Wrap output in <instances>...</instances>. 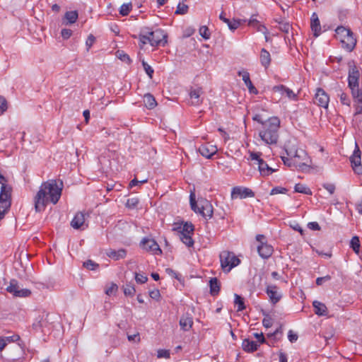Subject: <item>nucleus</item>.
I'll list each match as a JSON object with an SVG mask.
<instances>
[{
  "instance_id": "1",
  "label": "nucleus",
  "mask_w": 362,
  "mask_h": 362,
  "mask_svg": "<svg viewBox=\"0 0 362 362\" xmlns=\"http://www.w3.org/2000/svg\"><path fill=\"white\" fill-rule=\"evenodd\" d=\"M62 187V182H60V186H59L55 180H49L42 182L34 197L35 211L37 213L44 211L49 202L56 204L61 197Z\"/></svg>"
},
{
  "instance_id": "2",
  "label": "nucleus",
  "mask_w": 362,
  "mask_h": 362,
  "mask_svg": "<svg viewBox=\"0 0 362 362\" xmlns=\"http://www.w3.org/2000/svg\"><path fill=\"white\" fill-rule=\"evenodd\" d=\"M280 120L277 117H272L265 121L263 129L259 132L261 139L267 144H275L279 139Z\"/></svg>"
},
{
  "instance_id": "3",
  "label": "nucleus",
  "mask_w": 362,
  "mask_h": 362,
  "mask_svg": "<svg viewBox=\"0 0 362 362\" xmlns=\"http://www.w3.org/2000/svg\"><path fill=\"white\" fill-rule=\"evenodd\" d=\"M23 349L18 344L11 347L5 355L0 354V361L1 362H23Z\"/></svg>"
},
{
  "instance_id": "4",
  "label": "nucleus",
  "mask_w": 362,
  "mask_h": 362,
  "mask_svg": "<svg viewBox=\"0 0 362 362\" xmlns=\"http://www.w3.org/2000/svg\"><path fill=\"white\" fill-rule=\"evenodd\" d=\"M221 265L223 269L230 272L232 268L238 266L240 260L230 251H223L220 254Z\"/></svg>"
},
{
  "instance_id": "5",
  "label": "nucleus",
  "mask_w": 362,
  "mask_h": 362,
  "mask_svg": "<svg viewBox=\"0 0 362 362\" xmlns=\"http://www.w3.org/2000/svg\"><path fill=\"white\" fill-rule=\"evenodd\" d=\"M11 192L12 187L10 185H4L1 187L0 191V204L1 208L6 212L11 206Z\"/></svg>"
},
{
  "instance_id": "6",
  "label": "nucleus",
  "mask_w": 362,
  "mask_h": 362,
  "mask_svg": "<svg viewBox=\"0 0 362 362\" xmlns=\"http://www.w3.org/2000/svg\"><path fill=\"white\" fill-rule=\"evenodd\" d=\"M149 38L150 45L152 47H164L167 43L168 35L163 30L158 28L153 30L151 35L149 36Z\"/></svg>"
},
{
  "instance_id": "7",
  "label": "nucleus",
  "mask_w": 362,
  "mask_h": 362,
  "mask_svg": "<svg viewBox=\"0 0 362 362\" xmlns=\"http://www.w3.org/2000/svg\"><path fill=\"white\" fill-rule=\"evenodd\" d=\"M6 290L16 297H28L31 294V291L29 289L21 288L16 279L10 281V284Z\"/></svg>"
},
{
  "instance_id": "8",
  "label": "nucleus",
  "mask_w": 362,
  "mask_h": 362,
  "mask_svg": "<svg viewBox=\"0 0 362 362\" xmlns=\"http://www.w3.org/2000/svg\"><path fill=\"white\" fill-rule=\"evenodd\" d=\"M140 246L147 252H151L154 255H161L162 250L157 242L151 238H144L140 243Z\"/></svg>"
},
{
  "instance_id": "9",
  "label": "nucleus",
  "mask_w": 362,
  "mask_h": 362,
  "mask_svg": "<svg viewBox=\"0 0 362 362\" xmlns=\"http://www.w3.org/2000/svg\"><path fill=\"white\" fill-rule=\"evenodd\" d=\"M361 154V150L357 144L355 143V149L354 151L353 155L350 157V161L351 163L353 170L358 175L362 174Z\"/></svg>"
},
{
  "instance_id": "10",
  "label": "nucleus",
  "mask_w": 362,
  "mask_h": 362,
  "mask_svg": "<svg viewBox=\"0 0 362 362\" xmlns=\"http://www.w3.org/2000/svg\"><path fill=\"white\" fill-rule=\"evenodd\" d=\"M255 192L250 188L244 187H234L231 191V198L234 199H245L247 197H254Z\"/></svg>"
},
{
  "instance_id": "11",
  "label": "nucleus",
  "mask_w": 362,
  "mask_h": 362,
  "mask_svg": "<svg viewBox=\"0 0 362 362\" xmlns=\"http://www.w3.org/2000/svg\"><path fill=\"white\" fill-rule=\"evenodd\" d=\"M200 211L201 214L204 218L209 219L213 216V206L211 203L206 199L199 200Z\"/></svg>"
},
{
  "instance_id": "12",
  "label": "nucleus",
  "mask_w": 362,
  "mask_h": 362,
  "mask_svg": "<svg viewBox=\"0 0 362 362\" xmlns=\"http://www.w3.org/2000/svg\"><path fill=\"white\" fill-rule=\"evenodd\" d=\"M265 291L273 305L277 303L282 297L281 294L278 291V287L275 285H267Z\"/></svg>"
},
{
  "instance_id": "13",
  "label": "nucleus",
  "mask_w": 362,
  "mask_h": 362,
  "mask_svg": "<svg viewBox=\"0 0 362 362\" xmlns=\"http://www.w3.org/2000/svg\"><path fill=\"white\" fill-rule=\"evenodd\" d=\"M300 157V155L298 153V151H297L293 157L287 158L283 156L281 157V158L284 165H287L289 168H301L303 165H305V163L304 162L299 160Z\"/></svg>"
},
{
  "instance_id": "14",
  "label": "nucleus",
  "mask_w": 362,
  "mask_h": 362,
  "mask_svg": "<svg viewBox=\"0 0 362 362\" xmlns=\"http://www.w3.org/2000/svg\"><path fill=\"white\" fill-rule=\"evenodd\" d=\"M340 42L342 48L349 52L354 50L356 45V39L354 37V33L347 35L343 38L341 37Z\"/></svg>"
},
{
  "instance_id": "15",
  "label": "nucleus",
  "mask_w": 362,
  "mask_h": 362,
  "mask_svg": "<svg viewBox=\"0 0 362 362\" xmlns=\"http://www.w3.org/2000/svg\"><path fill=\"white\" fill-rule=\"evenodd\" d=\"M198 151L203 157L211 158L217 152V148L216 146L205 144L199 147Z\"/></svg>"
},
{
  "instance_id": "16",
  "label": "nucleus",
  "mask_w": 362,
  "mask_h": 362,
  "mask_svg": "<svg viewBox=\"0 0 362 362\" xmlns=\"http://www.w3.org/2000/svg\"><path fill=\"white\" fill-rule=\"evenodd\" d=\"M238 74L239 76H242V79L244 81L245 86L247 87L250 93L255 95L258 94V90L252 84L250 78V74L247 71H239Z\"/></svg>"
},
{
  "instance_id": "17",
  "label": "nucleus",
  "mask_w": 362,
  "mask_h": 362,
  "mask_svg": "<svg viewBox=\"0 0 362 362\" xmlns=\"http://www.w3.org/2000/svg\"><path fill=\"white\" fill-rule=\"evenodd\" d=\"M273 247L267 243L260 244L257 246V252L263 259H268L273 253Z\"/></svg>"
},
{
  "instance_id": "18",
  "label": "nucleus",
  "mask_w": 362,
  "mask_h": 362,
  "mask_svg": "<svg viewBox=\"0 0 362 362\" xmlns=\"http://www.w3.org/2000/svg\"><path fill=\"white\" fill-rule=\"evenodd\" d=\"M219 18L225 23H226L228 26V28L232 31L236 30L242 24L243 22L246 21L245 20H236L235 18H233V21H230V19L224 17L223 12L220 14Z\"/></svg>"
},
{
  "instance_id": "19",
  "label": "nucleus",
  "mask_w": 362,
  "mask_h": 362,
  "mask_svg": "<svg viewBox=\"0 0 362 362\" xmlns=\"http://www.w3.org/2000/svg\"><path fill=\"white\" fill-rule=\"evenodd\" d=\"M272 90L274 92H279L281 95L286 94V96L289 99H291V100L297 99V95L295 94L292 90H291L290 88H287L286 86H285L284 85L275 86L273 87Z\"/></svg>"
},
{
  "instance_id": "20",
  "label": "nucleus",
  "mask_w": 362,
  "mask_h": 362,
  "mask_svg": "<svg viewBox=\"0 0 362 362\" xmlns=\"http://www.w3.org/2000/svg\"><path fill=\"white\" fill-rule=\"evenodd\" d=\"M203 93L202 88H191L189 91V97L192 99V105H199L202 103V100L200 99L201 95Z\"/></svg>"
},
{
  "instance_id": "21",
  "label": "nucleus",
  "mask_w": 362,
  "mask_h": 362,
  "mask_svg": "<svg viewBox=\"0 0 362 362\" xmlns=\"http://www.w3.org/2000/svg\"><path fill=\"white\" fill-rule=\"evenodd\" d=\"M193 325L192 317L189 313H186L180 317V326L184 331H188Z\"/></svg>"
},
{
  "instance_id": "22",
  "label": "nucleus",
  "mask_w": 362,
  "mask_h": 362,
  "mask_svg": "<svg viewBox=\"0 0 362 362\" xmlns=\"http://www.w3.org/2000/svg\"><path fill=\"white\" fill-rule=\"evenodd\" d=\"M78 18L77 11H66L64 14L62 23L65 25H71L76 22Z\"/></svg>"
},
{
  "instance_id": "23",
  "label": "nucleus",
  "mask_w": 362,
  "mask_h": 362,
  "mask_svg": "<svg viewBox=\"0 0 362 362\" xmlns=\"http://www.w3.org/2000/svg\"><path fill=\"white\" fill-rule=\"evenodd\" d=\"M259 344L255 341L250 340L249 339H245L242 342L243 349L247 353H252L257 350Z\"/></svg>"
},
{
  "instance_id": "24",
  "label": "nucleus",
  "mask_w": 362,
  "mask_h": 362,
  "mask_svg": "<svg viewBox=\"0 0 362 362\" xmlns=\"http://www.w3.org/2000/svg\"><path fill=\"white\" fill-rule=\"evenodd\" d=\"M85 222V214L82 212L77 213L72 221H71V226L74 229H79Z\"/></svg>"
},
{
  "instance_id": "25",
  "label": "nucleus",
  "mask_w": 362,
  "mask_h": 362,
  "mask_svg": "<svg viewBox=\"0 0 362 362\" xmlns=\"http://www.w3.org/2000/svg\"><path fill=\"white\" fill-rule=\"evenodd\" d=\"M48 317V314H42L39 315L33 324V328L35 330H38L42 329L43 327H47V317Z\"/></svg>"
},
{
  "instance_id": "26",
  "label": "nucleus",
  "mask_w": 362,
  "mask_h": 362,
  "mask_svg": "<svg viewBox=\"0 0 362 362\" xmlns=\"http://www.w3.org/2000/svg\"><path fill=\"white\" fill-rule=\"evenodd\" d=\"M329 101V95L322 88H318V106L327 108L328 107Z\"/></svg>"
},
{
  "instance_id": "27",
  "label": "nucleus",
  "mask_w": 362,
  "mask_h": 362,
  "mask_svg": "<svg viewBox=\"0 0 362 362\" xmlns=\"http://www.w3.org/2000/svg\"><path fill=\"white\" fill-rule=\"evenodd\" d=\"M107 255L115 260H119L126 257L127 250L124 249H119L118 250L110 249L107 252Z\"/></svg>"
},
{
  "instance_id": "28",
  "label": "nucleus",
  "mask_w": 362,
  "mask_h": 362,
  "mask_svg": "<svg viewBox=\"0 0 362 362\" xmlns=\"http://www.w3.org/2000/svg\"><path fill=\"white\" fill-rule=\"evenodd\" d=\"M210 294L213 296H217L220 291V282L217 278H211L209 280Z\"/></svg>"
},
{
  "instance_id": "29",
  "label": "nucleus",
  "mask_w": 362,
  "mask_h": 362,
  "mask_svg": "<svg viewBox=\"0 0 362 362\" xmlns=\"http://www.w3.org/2000/svg\"><path fill=\"white\" fill-rule=\"evenodd\" d=\"M260 62L261 64L264 66L265 68H267L271 62V55L269 52L266 50L264 48H262L261 49L260 53Z\"/></svg>"
},
{
  "instance_id": "30",
  "label": "nucleus",
  "mask_w": 362,
  "mask_h": 362,
  "mask_svg": "<svg viewBox=\"0 0 362 362\" xmlns=\"http://www.w3.org/2000/svg\"><path fill=\"white\" fill-rule=\"evenodd\" d=\"M144 102L145 106L148 110H152L157 105V103L155 98L151 93H146L144 95Z\"/></svg>"
},
{
  "instance_id": "31",
  "label": "nucleus",
  "mask_w": 362,
  "mask_h": 362,
  "mask_svg": "<svg viewBox=\"0 0 362 362\" xmlns=\"http://www.w3.org/2000/svg\"><path fill=\"white\" fill-rule=\"evenodd\" d=\"M336 35L337 38H339V40L341 37H344L345 36H347V35L353 34V32L349 29L346 28L344 26H338L336 30Z\"/></svg>"
},
{
  "instance_id": "32",
  "label": "nucleus",
  "mask_w": 362,
  "mask_h": 362,
  "mask_svg": "<svg viewBox=\"0 0 362 362\" xmlns=\"http://www.w3.org/2000/svg\"><path fill=\"white\" fill-rule=\"evenodd\" d=\"M123 292H124V294L126 296H130V297H132L134 296L135 294V292H136V289H135V287L134 286V284L131 282H127L126 283L125 285L123 286Z\"/></svg>"
},
{
  "instance_id": "33",
  "label": "nucleus",
  "mask_w": 362,
  "mask_h": 362,
  "mask_svg": "<svg viewBox=\"0 0 362 362\" xmlns=\"http://www.w3.org/2000/svg\"><path fill=\"white\" fill-rule=\"evenodd\" d=\"M351 90V95L353 98L357 101L359 104H362V90L358 87H349Z\"/></svg>"
},
{
  "instance_id": "34",
  "label": "nucleus",
  "mask_w": 362,
  "mask_h": 362,
  "mask_svg": "<svg viewBox=\"0 0 362 362\" xmlns=\"http://www.w3.org/2000/svg\"><path fill=\"white\" fill-rule=\"evenodd\" d=\"M180 240L187 247H190L194 245V240L190 234L181 233L179 235Z\"/></svg>"
},
{
  "instance_id": "35",
  "label": "nucleus",
  "mask_w": 362,
  "mask_h": 362,
  "mask_svg": "<svg viewBox=\"0 0 362 362\" xmlns=\"http://www.w3.org/2000/svg\"><path fill=\"white\" fill-rule=\"evenodd\" d=\"M360 240L358 236H354L350 241V247L354 250V252L356 254L359 253L360 250Z\"/></svg>"
},
{
  "instance_id": "36",
  "label": "nucleus",
  "mask_w": 362,
  "mask_h": 362,
  "mask_svg": "<svg viewBox=\"0 0 362 362\" xmlns=\"http://www.w3.org/2000/svg\"><path fill=\"white\" fill-rule=\"evenodd\" d=\"M310 28L313 37H317V14L313 13L310 18Z\"/></svg>"
},
{
  "instance_id": "37",
  "label": "nucleus",
  "mask_w": 362,
  "mask_h": 362,
  "mask_svg": "<svg viewBox=\"0 0 362 362\" xmlns=\"http://www.w3.org/2000/svg\"><path fill=\"white\" fill-rule=\"evenodd\" d=\"M194 230V226L191 222H184L182 228L181 233L184 234H193Z\"/></svg>"
},
{
  "instance_id": "38",
  "label": "nucleus",
  "mask_w": 362,
  "mask_h": 362,
  "mask_svg": "<svg viewBox=\"0 0 362 362\" xmlns=\"http://www.w3.org/2000/svg\"><path fill=\"white\" fill-rule=\"evenodd\" d=\"M116 56L123 62L127 63V64H130L132 63V59L129 56L126 54L123 50H117L116 52Z\"/></svg>"
},
{
  "instance_id": "39",
  "label": "nucleus",
  "mask_w": 362,
  "mask_h": 362,
  "mask_svg": "<svg viewBox=\"0 0 362 362\" xmlns=\"http://www.w3.org/2000/svg\"><path fill=\"white\" fill-rule=\"evenodd\" d=\"M189 202L192 210L197 214H199L200 206H198L197 201L195 199V194L193 192H191L189 195Z\"/></svg>"
},
{
  "instance_id": "40",
  "label": "nucleus",
  "mask_w": 362,
  "mask_h": 362,
  "mask_svg": "<svg viewBox=\"0 0 362 362\" xmlns=\"http://www.w3.org/2000/svg\"><path fill=\"white\" fill-rule=\"evenodd\" d=\"M234 303L238 305V311H243L245 309L244 298L238 294H235Z\"/></svg>"
},
{
  "instance_id": "41",
  "label": "nucleus",
  "mask_w": 362,
  "mask_h": 362,
  "mask_svg": "<svg viewBox=\"0 0 362 362\" xmlns=\"http://www.w3.org/2000/svg\"><path fill=\"white\" fill-rule=\"evenodd\" d=\"M318 316H327L330 317L332 315H329V312L325 304L318 302Z\"/></svg>"
},
{
  "instance_id": "42",
  "label": "nucleus",
  "mask_w": 362,
  "mask_h": 362,
  "mask_svg": "<svg viewBox=\"0 0 362 362\" xmlns=\"http://www.w3.org/2000/svg\"><path fill=\"white\" fill-rule=\"evenodd\" d=\"M83 265L87 269L92 271H95L99 268V264L91 259L85 261Z\"/></svg>"
},
{
  "instance_id": "43",
  "label": "nucleus",
  "mask_w": 362,
  "mask_h": 362,
  "mask_svg": "<svg viewBox=\"0 0 362 362\" xmlns=\"http://www.w3.org/2000/svg\"><path fill=\"white\" fill-rule=\"evenodd\" d=\"M349 65V74H351V76H357V77L360 78V73L355 65V63L354 61H351L348 64Z\"/></svg>"
},
{
  "instance_id": "44",
  "label": "nucleus",
  "mask_w": 362,
  "mask_h": 362,
  "mask_svg": "<svg viewBox=\"0 0 362 362\" xmlns=\"http://www.w3.org/2000/svg\"><path fill=\"white\" fill-rule=\"evenodd\" d=\"M132 5L131 3L123 4L119 8V14L122 16H127L132 10Z\"/></svg>"
},
{
  "instance_id": "45",
  "label": "nucleus",
  "mask_w": 362,
  "mask_h": 362,
  "mask_svg": "<svg viewBox=\"0 0 362 362\" xmlns=\"http://www.w3.org/2000/svg\"><path fill=\"white\" fill-rule=\"evenodd\" d=\"M295 192H300L305 194H310L311 191L310 188L300 183L296 184L294 187Z\"/></svg>"
},
{
  "instance_id": "46",
  "label": "nucleus",
  "mask_w": 362,
  "mask_h": 362,
  "mask_svg": "<svg viewBox=\"0 0 362 362\" xmlns=\"http://www.w3.org/2000/svg\"><path fill=\"white\" fill-rule=\"evenodd\" d=\"M258 169L261 174V175L264 176L266 171L268 170L269 165L268 164L263 160H258Z\"/></svg>"
},
{
  "instance_id": "47",
  "label": "nucleus",
  "mask_w": 362,
  "mask_h": 362,
  "mask_svg": "<svg viewBox=\"0 0 362 362\" xmlns=\"http://www.w3.org/2000/svg\"><path fill=\"white\" fill-rule=\"evenodd\" d=\"M348 86H349V88L351 87V86H354V87L359 86V78L357 77V76H351V74H349Z\"/></svg>"
},
{
  "instance_id": "48",
  "label": "nucleus",
  "mask_w": 362,
  "mask_h": 362,
  "mask_svg": "<svg viewBox=\"0 0 362 362\" xmlns=\"http://www.w3.org/2000/svg\"><path fill=\"white\" fill-rule=\"evenodd\" d=\"M141 64L145 72L151 79L153 78V74L154 73L153 69L150 65H148V63L146 62L144 60H142Z\"/></svg>"
},
{
  "instance_id": "49",
  "label": "nucleus",
  "mask_w": 362,
  "mask_h": 362,
  "mask_svg": "<svg viewBox=\"0 0 362 362\" xmlns=\"http://www.w3.org/2000/svg\"><path fill=\"white\" fill-rule=\"evenodd\" d=\"M188 11V6L185 4L179 3L175 11V14L184 15Z\"/></svg>"
},
{
  "instance_id": "50",
  "label": "nucleus",
  "mask_w": 362,
  "mask_h": 362,
  "mask_svg": "<svg viewBox=\"0 0 362 362\" xmlns=\"http://www.w3.org/2000/svg\"><path fill=\"white\" fill-rule=\"evenodd\" d=\"M199 34L205 40H208L210 37L211 33L208 27L203 25L199 28Z\"/></svg>"
},
{
  "instance_id": "51",
  "label": "nucleus",
  "mask_w": 362,
  "mask_h": 362,
  "mask_svg": "<svg viewBox=\"0 0 362 362\" xmlns=\"http://www.w3.org/2000/svg\"><path fill=\"white\" fill-rule=\"evenodd\" d=\"M135 281L137 284H144L148 281V277L142 274L135 272L134 274Z\"/></svg>"
},
{
  "instance_id": "52",
  "label": "nucleus",
  "mask_w": 362,
  "mask_h": 362,
  "mask_svg": "<svg viewBox=\"0 0 362 362\" xmlns=\"http://www.w3.org/2000/svg\"><path fill=\"white\" fill-rule=\"evenodd\" d=\"M139 202V200L136 197L129 198L127 201V206L130 209H133L138 205Z\"/></svg>"
},
{
  "instance_id": "53",
  "label": "nucleus",
  "mask_w": 362,
  "mask_h": 362,
  "mask_svg": "<svg viewBox=\"0 0 362 362\" xmlns=\"http://www.w3.org/2000/svg\"><path fill=\"white\" fill-rule=\"evenodd\" d=\"M279 29L284 33H288L291 28L288 22H279Z\"/></svg>"
},
{
  "instance_id": "54",
  "label": "nucleus",
  "mask_w": 362,
  "mask_h": 362,
  "mask_svg": "<svg viewBox=\"0 0 362 362\" xmlns=\"http://www.w3.org/2000/svg\"><path fill=\"white\" fill-rule=\"evenodd\" d=\"M273 319L270 315H266L262 320V325L265 328H269L272 326Z\"/></svg>"
},
{
  "instance_id": "55",
  "label": "nucleus",
  "mask_w": 362,
  "mask_h": 362,
  "mask_svg": "<svg viewBox=\"0 0 362 362\" xmlns=\"http://www.w3.org/2000/svg\"><path fill=\"white\" fill-rule=\"evenodd\" d=\"M287 191H288V189L285 187H274L271 190L270 194L274 195V194H285Z\"/></svg>"
},
{
  "instance_id": "56",
  "label": "nucleus",
  "mask_w": 362,
  "mask_h": 362,
  "mask_svg": "<svg viewBox=\"0 0 362 362\" xmlns=\"http://www.w3.org/2000/svg\"><path fill=\"white\" fill-rule=\"evenodd\" d=\"M157 357L158 358H170V351L167 349H159L157 351Z\"/></svg>"
},
{
  "instance_id": "57",
  "label": "nucleus",
  "mask_w": 362,
  "mask_h": 362,
  "mask_svg": "<svg viewBox=\"0 0 362 362\" xmlns=\"http://www.w3.org/2000/svg\"><path fill=\"white\" fill-rule=\"evenodd\" d=\"M340 101L343 105H346L347 106H350V99L346 93L341 92L339 95Z\"/></svg>"
},
{
  "instance_id": "58",
  "label": "nucleus",
  "mask_w": 362,
  "mask_h": 362,
  "mask_svg": "<svg viewBox=\"0 0 362 362\" xmlns=\"http://www.w3.org/2000/svg\"><path fill=\"white\" fill-rule=\"evenodd\" d=\"M7 110V102L5 98L0 96V113L3 114Z\"/></svg>"
},
{
  "instance_id": "59",
  "label": "nucleus",
  "mask_w": 362,
  "mask_h": 362,
  "mask_svg": "<svg viewBox=\"0 0 362 362\" xmlns=\"http://www.w3.org/2000/svg\"><path fill=\"white\" fill-rule=\"evenodd\" d=\"M2 337L4 339V340L7 344L11 342L17 341L20 339V336L18 334H13L12 336Z\"/></svg>"
},
{
  "instance_id": "60",
  "label": "nucleus",
  "mask_w": 362,
  "mask_h": 362,
  "mask_svg": "<svg viewBox=\"0 0 362 362\" xmlns=\"http://www.w3.org/2000/svg\"><path fill=\"white\" fill-rule=\"evenodd\" d=\"M95 37L92 34H90L88 36V38L86 40V45L87 47V50L88 51L89 49L92 47V45H93V43L95 42Z\"/></svg>"
},
{
  "instance_id": "61",
  "label": "nucleus",
  "mask_w": 362,
  "mask_h": 362,
  "mask_svg": "<svg viewBox=\"0 0 362 362\" xmlns=\"http://www.w3.org/2000/svg\"><path fill=\"white\" fill-rule=\"evenodd\" d=\"M149 296L152 299L158 301L160 298V291L158 289L152 290L149 291Z\"/></svg>"
},
{
  "instance_id": "62",
  "label": "nucleus",
  "mask_w": 362,
  "mask_h": 362,
  "mask_svg": "<svg viewBox=\"0 0 362 362\" xmlns=\"http://www.w3.org/2000/svg\"><path fill=\"white\" fill-rule=\"evenodd\" d=\"M72 35L71 29L64 28L61 31V35L64 40L69 39Z\"/></svg>"
},
{
  "instance_id": "63",
  "label": "nucleus",
  "mask_w": 362,
  "mask_h": 362,
  "mask_svg": "<svg viewBox=\"0 0 362 362\" xmlns=\"http://www.w3.org/2000/svg\"><path fill=\"white\" fill-rule=\"evenodd\" d=\"M323 187L326 189L330 194H333L335 191V185L332 183H325L322 185Z\"/></svg>"
},
{
  "instance_id": "64",
  "label": "nucleus",
  "mask_w": 362,
  "mask_h": 362,
  "mask_svg": "<svg viewBox=\"0 0 362 362\" xmlns=\"http://www.w3.org/2000/svg\"><path fill=\"white\" fill-rule=\"evenodd\" d=\"M153 31L151 30L150 28H148V27H144V28H141L139 35H144V36H146V37H149L150 35H151V33H153Z\"/></svg>"
}]
</instances>
